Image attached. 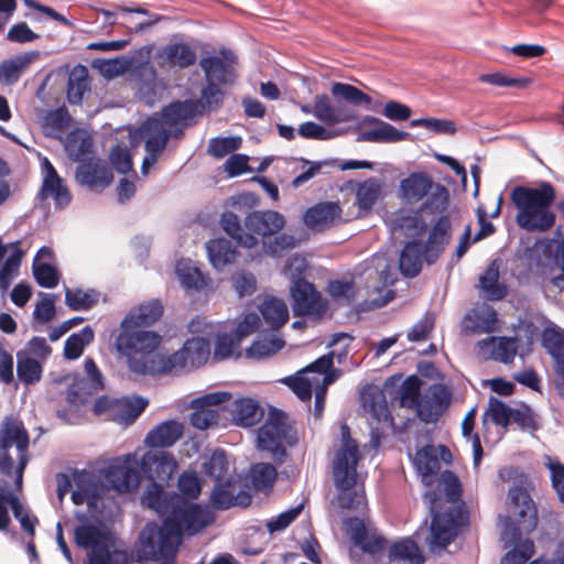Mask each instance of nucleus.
<instances>
[{
	"instance_id": "nucleus-25",
	"label": "nucleus",
	"mask_w": 564,
	"mask_h": 564,
	"mask_svg": "<svg viewBox=\"0 0 564 564\" xmlns=\"http://www.w3.org/2000/svg\"><path fill=\"white\" fill-rule=\"evenodd\" d=\"M245 226L253 236L268 237L280 232L285 226V218L276 210H252L246 216Z\"/></svg>"
},
{
	"instance_id": "nucleus-42",
	"label": "nucleus",
	"mask_w": 564,
	"mask_h": 564,
	"mask_svg": "<svg viewBox=\"0 0 564 564\" xmlns=\"http://www.w3.org/2000/svg\"><path fill=\"white\" fill-rule=\"evenodd\" d=\"M479 285L486 300H502L508 291L505 284L499 283V265L491 261L485 272L479 276Z\"/></svg>"
},
{
	"instance_id": "nucleus-2",
	"label": "nucleus",
	"mask_w": 564,
	"mask_h": 564,
	"mask_svg": "<svg viewBox=\"0 0 564 564\" xmlns=\"http://www.w3.org/2000/svg\"><path fill=\"white\" fill-rule=\"evenodd\" d=\"M440 485L447 502L452 505L444 510L440 509V494L435 490L426 491L424 501L429 506L431 524L427 528L425 520L414 532V536L419 541L423 540L433 554H441L456 539L465 520L463 508L454 505L460 500L463 492L459 478L453 471L445 470L440 475Z\"/></svg>"
},
{
	"instance_id": "nucleus-40",
	"label": "nucleus",
	"mask_w": 564,
	"mask_h": 564,
	"mask_svg": "<svg viewBox=\"0 0 564 564\" xmlns=\"http://www.w3.org/2000/svg\"><path fill=\"white\" fill-rule=\"evenodd\" d=\"M174 443H176V419L161 422L148 432L144 440V444L150 449L170 447Z\"/></svg>"
},
{
	"instance_id": "nucleus-23",
	"label": "nucleus",
	"mask_w": 564,
	"mask_h": 564,
	"mask_svg": "<svg viewBox=\"0 0 564 564\" xmlns=\"http://www.w3.org/2000/svg\"><path fill=\"white\" fill-rule=\"evenodd\" d=\"M252 501L251 495L246 490H236V482L231 478L215 481L210 494V505L216 510H227L231 507H248Z\"/></svg>"
},
{
	"instance_id": "nucleus-34",
	"label": "nucleus",
	"mask_w": 564,
	"mask_h": 564,
	"mask_svg": "<svg viewBox=\"0 0 564 564\" xmlns=\"http://www.w3.org/2000/svg\"><path fill=\"white\" fill-rule=\"evenodd\" d=\"M149 405V400L142 395L133 394L118 398L112 421L130 425L135 422L140 414Z\"/></svg>"
},
{
	"instance_id": "nucleus-5",
	"label": "nucleus",
	"mask_w": 564,
	"mask_h": 564,
	"mask_svg": "<svg viewBox=\"0 0 564 564\" xmlns=\"http://www.w3.org/2000/svg\"><path fill=\"white\" fill-rule=\"evenodd\" d=\"M555 197L553 185L545 181L538 187H513L510 198L518 209V226L529 232H544L551 229L555 224V214L551 210Z\"/></svg>"
},
{
	"instance_id": "nucleus-14",
	"label": "nucleus",
	"mask_w": 564,
	"mask_h": 564,
	"mask_svg": "<svg viewBox=\"0 0 564 564\" xmlns=\"http://www.w3.org/2000/svg\"><path fill=\"white\" fill-rule=\"evenodd\" d=\"M142 503L154 510L163 519L167 531H176V491L166 492L164 485L150 482L142 495Z\"/></svg>"
},
{
	"instance_id": "nucleus-24",
	"label": "nucleus",
	"mask_w": 564,
	"mask_h": 564,
	"mask_svg": "<svg viewBox=\"0 0 564 564\" xmlns=\"http://www.w3.org/2000/svg\"><path fill=\"white\" fill-rule=\"evenodd\" d=\"M346 528L350 539L365 553L376 555L386 549L387 540L377 531L368 530L361 519L349 518Z\"/></svg>"
},
{
	"instance_id": "nucleus-47",
	"label": "nucleus",
	"mask_w": 564,
	"mask_h": 564,
	"mask_svg": "<svg viewBox=\"0 0 564 564\" xmlns=\"http://www.w3.org/2000/svg\"><path fill=\"white\" fill-rule=\"evenodd\" d=\"M95 333L91 326L86 325L79 332L70 334L64 345V358L67 360L78 359L87 345L94 341Z\"/></svg>"
},
{
	"instance_id": "nucleus-4",
	"label": "nucleus",
	"mask_w": 564,
	"mask_h": 564,
	"mask_svg": "<svg viewBox=\"0 0 564 564\" xmlns=\"http://www.w3.org/2000/svg\"><path fill=\"white\" fill-rule=\"evenodd\" d=\"M341 445L333 459L334 485L338 490L336 503L340 509L361 511L366 505L362 488H357V465L360 458L356 441L347 424L340 426Z\"/></svg>"
},
{
	"instance_id": "nucleus-63",
	"label": "nucleus",
	"mask_w": 564,
	"mask_h": 564,
	"mask_svg": "<svg viewBox=\"0 0 564 564\" xmlns=\"http://www.w3.org/2000/svg\"><path fill=\"white\" fill-rule=\"evenodd\" d=\"M204 473L215 481L227 479L228 460L225 451L216 449L203 464Z\"/></svg>"
},
{
	"instance_id": "nucleus-9",
	"label": "nucleus",
	"mask_w": 564,
	"mask_h": 564,
	"mask_svg": "<svg viewBox=\"0 0 564 564\" xmlns=\"http://www.w3.org/2000/svg\"><path fill=\"white\" fill-rule=\"evenodd\" d=\"M80 524L74 529V542L77 547L89 550L85 564H111L112 554L107 543V534L99 527L90 523L80 511L75 512Z\"/></svg>"
},
{
	"instance_id": "nucleus-31",
	"label": "nucleus",
	"mask_w": 564,
	"mask_h": 564,
	"mask_svg": "<svg viewBox=\"0 0 564 564\" xmlns=\"http://www.w3.org/2000/svg\"><path fill=\"white\" fill-rule=\"evenodd\" d=\"M230 413L231 421L236 426L251 427L262 420L264 410L257 400L247 397L236 399Z\"/></svg>"
},
{
	"instance_id": "nucleus-61",
	"label": "nucleus",
	"mask_w": 564,
	"mask_h": 564,
	"mask_svg": "<svg viewBox=\"0 0 564 564\" xmlns=\"http://www.w3.org/2000/svg\"><path fill=\"white\" fill-rule=\"evenodd\" d=\"M32 272L36 283L45 289H53L57 286L61 274L56 267L46 262H36L33 260Z\"/></svg>"
},
{
	"instance_id": "nucleus-52",
	"label": "nucleus",
	"mask_w": 564,
	"mask_h": 564,
	"mask_svg": "<svg viewBox=\"0 0 564 564\" xmlns=\"http://www.w3.org/2000/svg\"><path fill=\"white\" fill-rule=\"evenodd\" d=\"M282 382L288 384L302 401H310L313 389H316L321 384L318 378L306 376L302 371H299L295 376L284 378Z\"/></svg>"
},
{
	"instance_id": "nucleus-35",
	"label": "nucleus",
	"mask_w": 564,
	"mask_h": 564,
	"mask_svg": "<svg viewBox=\"0 0 564 564\" xmlns=\"http://www.w3.org/2000/svg\"><path fill=\"white\" fill-rule=\"evenodd\" d=\"M423 257L425 258V249L420 241H409L403 247L400 259L399 269L405 278H415L422 269Z\"/></svg>"
},
{
	"instance_id": "nucleus-58",
	"label": "nucleus",
	"mask_w": 564,
	"mask_h": 564,
	"mask_svg": "<svg viewBox=\"0 0 564 564\" xmlns=\"http://www.w3.org/2000/svg\"><path fill=\"white\" fill-rule=\"evenodd\" d=\"M283 346V339L275 336L258 338L246 349V357L250 359L268 357L282 349Z\"/></svg>"
},
{
	"instance_id": "nucleus-21",
	"label": "nucleus",
	"mask_w": 564,
	"mask_h": 564,
	"mask_svg": "<svg viewBox=\"0 0 564 564\" xmlns=\"http://www.w3.org/2000/svg\"><path fill=\"white\" fill-rule=\"evenodd\" d=\"M42 167L44 177L37 193V198L44 200L52 196L57 207L64 208L68 206L73 199L72 193L47 158H43Z\"/></svg>"
},
{
	"instance_id": "nucleus-64",
	"label": "nucleus",
	"mask_w": 564,
	"mask_h": 564,
	"mask_svg": "<svg viewBox=\"0 0 564 564\" xmlns=\"http://www.w3.org/2000/svg\"><path fill=\"white\" fill-rule=\"evenodd\" d=\"M202 492V481L196 471H183L178 475V497L182 501L195 500Z\"/></svg>"
},
{
	"instance_id": "nucleus-10",
	"label": "nucleus",
	"mask_w": 564,
	"mask_h": 564,
	"mask_svg": "<svg viewBox=\"0 0 564 564\" xmlns=\"http://www.w3.org/2000/svg\"><path fill=\"white\" fill-rule=\"evenodd\" d=\"M12 445L22 452L29 448L30 436L20 420L8 415L0 424V474L8 477L13 475V458L10 454Z\"/></svg>"
},
{
	"instance_id": "nucleus-3",
	"label": "nucleus",
	"mask_w": 564,
	"mask_h": 564,
	"mask_svg": "<svg viewBox=\"0 0 564 564\" xmlns=\"http://www.w3.org/2000/svg\"><path fill=\"white\" fill-rule=\"evenodd\" d=\"M536 524L538 510L529 491L512 486L508 491V513L501 531L505 549H511L501 557V564H525L532 557L534 543L523 535L531 533Z\"/></svg>"
},
{
	"instance_id": "nucleus-49",
	"label": "nucleus",
	"mask_w": 564,
	"mask_h": 564,
	"mask_svg": "<svg viewBox=\"0 0 564 564\" xmlns=\"http://www.w3.org/2000/svg\"><path fill=\"white\" fill-rule=\"evenodd\" d=\"M380 193L381 183L376 177H369L368 180L359 183L356 189V205L358 206L359 212L367 213L371 210Z\"/></svg>"
},
{
	"instance_id": "nucleus-44",
	"label": "nucleus",
	"mask_w": 564,
	"mask_h": 564,
	"mask_svg": "<svg viewBox=\"0 0 564 564\" xmlns=\"http://www.w3.org/2000/svg\"><path fill=\"white\" fill-rule=\"evenodd\" d=\"M259 310L263 319L272 329L281 327L289 319V308L280 299L273 296L265 297Z\"/></svg>"
},
{
	"instance_id": "nucleus-55",
	"label": "nucleus",
	"mask_w": 564,
	"mask_h": 564,
	"mask_svg": "<svg viewBox=\"0 0 564 564\" xmlns=\"http://www.w3.org/2000/svg\"><path fill=\"white\" fill-rule=\"evenodd\" d=\"M389 556L409 561L411 564H423L425 558L421 554L417 543L411 538H404L393 543L389 550Z\"/></svg>"
},
{
	"instance_id": "nucleus-37",
	"label": "nucleus",
	"mask_w": 564,
	"mask_h": 564,
	"mask_svg": "<svg viewBox=\"0 0 564 564\" xmlns=\"http://www.w3.org/2000/svg\"><path fill=\"white\" fill-rule=\"evenodd\" d=\"M413 464L422 481L427 486L432 485L441 466L435 448L426 445L417 451Z\"/></svg>"
},
{
	"instance_id": "nucleus-41",
	"label": "nucleus",
	"mask_w": 564,
	"mask_h": 564,
	"mask_svg": "<svg viewBox=\"0 0 564 564\" xmlns=\"http://www.w3.org/2000/svg\"><path fill=\"white\" fill-rule=\"evenodd\" d=\"M497 319V312L487 306L479 312L465 315L462 327L465 333H492L496 329Z\"/></svg>"
},
{
	"instance_id": "nucleus-46",
	"label": "nucleus",
	"mask_w": 564,
	"mask_h": 564,
	"mask_svg": "<svg viewBox=\"0 0 564 564\" xmlns=\"http://www.w3.org/2000/svg\"><path fill=\"white\" fill-rule=\"evenodd\" d=\"M305 238L306 235L303 229H301L297 235L283 232L264 241L263 249L267 254L273 258H280L285 252L294 249L301 241L305 240Z\"/></svg>"
},
{
	"instance_id": "nucleus-50",
	"label": "nucleus",
	"mask_w": 564,
	"mask_h": 564,
	"mask_svg": "<svg viewBox=\"0 0 564 564\" xmlns=\"http://www.w3.org/2000/svg\"><path fill=\"white\" fill-rule=\"evenodd\" d=\"M17 375L24 384H33L41 379L42 366L36 359L31 358L28 352L18 351Z\"/></svg>"
},
{
	"instance_id": "nucleus-12",
	"label": "nucleus",
	"mask_w": 564,
	"mask_h": 564,
	"mask_svg": "<svg viewBox=\"0 0 564 564\" xmlns=\"http://www.w3.org/2000/svg\"><path fill=\"white\" fill-rule=\"evenodd\" d=\"M291 306L294 316L322 318L327 310V302L313 283L302 276L293 279L290 288Z\"/></svg>"
},
{
	"instance_id": "nucleus-6",
	"label": "nucleus",
	"mask_w": 564,
	"mask_h": 564,
	"mask_svg": "<svg viewBox=\"0 0 564 564\" xmlns=\"http://www.w3.org/2000/svg\"><path fill=\"white\" fill-rule=\"evenodd\" d=\"M176 131V100H172L160 112L148 117L138 128L129 130L130 144L137 147L144 141L147 155L143 158L141 173L147 175L153 166L172 134Z\"/></svg>"
},
{
	"instance_id": "nucleus-51",
	"label": "nucleus",
	"mask_w": 564,
	"mask_h": 564,
	"mask_svg": "<svg viewBox=\"0 0 564 564\" xmlns=\"http://www.w3.org/2000/svg\"><path fill=\"white\" fill-rule=\"evenodd\" d=\"M276 477V468L270 463H258L250 469L251 484L257 491L271 490Z\"/></svg>"
},
{
	"instance_id": "nucleus-11",
	"label": "nucleus",
	"mask_w": 564,
	"mask_h": 564,
	"mask_svg": "<svg viewBox=\"0 0 564 564\" xmlns=\"http://www.w3.org/2000/svg\"><path fill=\"white\" fill-rule=\"evenodd\" d=\"M238 55L230 48L221 47L216 54L202 57L199 66L205 82L232 86L238 77Z\"/></svg>"
},
{
	"instance_id": "nucleus-54",
	"label": "nucleus",
	"mask_w": 564,
	"mask_h": 564,
	"mask_svg": "<svg viewBox=\"0 0 564 564\" xmlns=\"http://www.w3.org/2000/svg\"><path fill=\"white\" fill-rule=\"evenodd\" d=\"M224 85L213 82H205L200 89V98L198 99L203 105L206 112L219 110L226 98V90Z\"/></svg>"
},
{
	"instance_id": "nucleus-38",
	"label": "nucleus",
	"mask_w": 564,
	"mask_h": 564,
	"mask_svg": "<svg viewBox=\"0 0 564 564\" xmlns=\"http://www.w3.org/2000/svg\"><path fill=\"white\" fill-rule=\"evenodd\" d=\"M206 250L209 262L216 270L234 262L237 256L236 247L226 238L210 239L206 242Z\"/></svg>"
},
{
	"instance_id": "nucleus-1",
	"label": "nucleus",
	"mask_w": 564,
	"mask_h": 564,
	"mask_svg": "<svg viewBox=\"0 0 564 564\" xmlns=\"http://www.w3.org/2000/svg\"><path fill=\"white\" fill-rule=\"evenodd\" d=\"M164 313L160 300L140 304L121 321L122 332L115 340L117 352L127 360L128 369L137 376L166 373L176 367V352L165 356L158 351L162 336L153 330L135 329L158 322Z\"/></svg>"
},
{
	"instance_id": "nucleus-8",
	"label": "nucleus",
	"mask_w": 564,
	"mask_h": 564,
	"mask_svg": "<svg viewBox=\"0 0 564 564\" xmlns=\"http://www.w3.org/2000/svg\"><path fill=\"white\" fill-rule=\"evenodd\" d=\"M176 557V532L167 531L162 523L150 521L139 534V545L137 547V561H160L173 562Z\"/></svg>"
},
{
	"instance_id": "nucleus-29",
	"label": "nucleus",
	"mask_w": 564,
	"mask_h": 564,
	"mask_svg": "<svg viewBox=\"0 0 564 564\" xmlns=\"http://www.w3.org/2000/svg\"><path fill=\"white\" fill-rule=\"evenodd\" d=\"M542 344L554 360L555 386L558 392H564V336L556 330L545 329Z\"/></svg>"
},
{
	"instance_id": "nucleus-48",
	"label": "nucleus",
	"mask_w": 564,
	"mask_h": 564,
	"mask_svg": "<svg viewBox=\"0 0 564 564\" xmlns=\"http://www.w3.org/2000/svg\"><path fill=\"white\" fill-rule=\"evenodd\" d=\"M100 293L95 289L83 291L82 289H65V304L70 311H88L99 301Z\"/></svg>"
},
{
	"instance_id": "nucleus-32",
	"label": "nucleus",
	"mask_w": 564,
	"mask_h": 564,
	"mask_svg": "<svg viewBox=\"0 0 564 564\" xmlns=\"http://www.w3.org/2000/svg\"><path fill=\"white\" fill-rule=\"evenodd\" d=\"M433 187V180L424 172H413L401 180L399 186L400 197L409 203L422 200Z\"/></svg>"
},
{
	"instance_id": "nucleus-43",
	"label": "nucleus",
	"mask_w": 564,
	"mask_h": 564,
	"mask_svg": "<svg viewBox=\"0 0 564 564\" xmlns=\"http://www.w3.org/2000/svg\"><path fill=\"white\" fill-rule=\"evenodd\" d=\"M219 224L224 231H226L239 246L252 248L257 246L258 239L250 232H246L241 225L239 217L232 212H224L220 216Z\"/></svg>"
},
{
	"instance_id": "nucleus-33",
	"label": "nucleus",
	"mask_w": 564,
	"mask_h": 564,
	"mask_svg": "<svg viewBox=\"0 0 564 564\" xmlns=\"http://www.w3.org/2000/svg\"><path fill=\"white\" fill-rule=\"evenodd\" d=\"M339 213L340 208L337 203H318L306 209L303 221L311 229L323 230L334 223Z\"/></svg>"
},
{
	"instance_id": "nucleus-17",
	"label": "nucleus",
	"mask_w": 564,
	"mask_h": 564,
	"mask_svg": "<svg viewBox=\"0 0 564 564\" xmlns=\"http://www.w3.org/2000/svg\"><path fill=\"white\" fill-rule=\"evenodd\" d=\"M231 397L230 392L215 391L193 399L189 403V406L193 409L189 415L191 425L198 430H207L217 424L218 412L210 409V406L229 401Z\"/></svg>"
},
{
	"instance_id": "nucleus-28",
	"label": "nucleus",
	"mask_w": 564,
	"mask_h": 564,
	"mask_svg": "<svg viewBox=\"0 0 564 564\" xmlns=\"http://www.w3.org/2000/svg\"><path fill=\"white\" fill-rule=\"evenodd\" d=\"M210 356L209 341L203 337L187 339L178 349V369L192 370L203 366Z\"/></svg>"
},
{
	"instance_id": "nucleus-57",
	"label": "nucleus",
	"mask_w": 564,
	"mask_h": 564,
	"mask_svg": "<svg viewBox=\"0 0 564 564\" xmlns=\"http://www.w3.org/2000/svg\"><path fill=\"white\" fill-rule=\"evenodd\" d=\"M332 94L335 98H341L354 106H365L368 108L371 104L369 95L350 84L334 83L332 85Z\"/></svg>"
},
{
	"instance_id": "nucleus-22",
	"label": "nucleus",
	"mask_w": 564,
	"mask_h": 564,
	"mask_svg": "<svg viewBox=\"0 0 564 564\" xmlns=\"http://www.w3.org/2000/svg\"><path fill=\"white\" fill-rule=\"evenodd\" d=\"M76 182L93 192H101L113 181L110 166L100 164L96 159L83 160L75 171Z\"/></svg>"
},
{
	"instance_id": "nucleus-7",
	"label": "nucleus",
	"mask_w": 564,
	"mask_h": 564,
	"mask_svg": "<svg viewBox=\"0 0 564 564\" xmlns=\"http://www.w3.org/2000/svg\"><path fill=\"white\" fill-rule=\"evenodd\" d=\"M297 442V433L288 423V416L282 410L272 409L265 422L257 431L258 448L269 453L278 466L289 459L285 445L294 446Z\"/></svg>"
},
{
	"instance_id": "nucleus-16",
	"label": "nucleus",
	"mask_w": 564,
	"mask_h": 564,
	"mask_svg": "<svg viewBox=\"0 0 564 564\" xmlns=\"http://www.w3.org/2000/svg\"><path fill=\"white\" fill-rule=\"evenodd\" d=\"M86 378H76L66 390V401L73 405L87 402V397L105 388L104 376L91 357L84 360Z\"/></svg>"
},
{
	"instance_id": "nucleus-19",
	"label": "nucleus",
	"mask_w": 564,
	"mask_h": 564,
	"mask_svg": "<svg viewBox=\"0 0 564 564\" xmlns=\"http://www.w3.org/2000/svg\"><path fill=\"white\" fill-rule=\"evenodd\" d=\"M517 337H494L480 339L476 344V351L482 360H495L502 364H511L518 352Z\"/></svg>"
},
{
	"instance_id": "nucleus-39",
	"label": "nucleus",
	"mask_w": 564,
	"mask_h": 564,
	"mask_svg": "<svg viewBox=\"0 0 564 564\" xmlns=\"http://www.w3.org/2000/svg\"><path fill=\"white\" fill-rule=\"evenodd\" d=\"M39 56V52L31 51L15 55L0 63V83L11 86L19 82L23 68Z\"/></svg>"
},
{
	"instance_id": "nucleus-56",
	"label": "nucleus",
	"mask_w": 564,
	"mask_h": 564,
	"mask_svg": "<svg viewBox=\"0 0 564 564\" xmlns=\"http://www.w3.org/2000/svg\"><path fill=\"white\" fill-rule=\"evenodd\" d=\"M364 404L377 421L392 422L386 395L381 390L376 389L368 392L364 398Z\"/></svg>"
},
{
	"instance_id": "nucleus-20",
	"label": "nucleus",
	"mask_w": 564,
	"mask_h": 564,
	"mask_svg": "<svg viewBox=\"0 0 564 564\" xmlns=\"http://www.w3.org/2000/svg\"><path fill=\"white\" fill-rule=\"evenodd\" d=\"M42 167L44 177L37 193V198L44 200L52 196L57 207L64 208L68 206L73 199L72 193L47 158H43Z\"/></svg>"
},
{
	"instance_id": "nucleus-45",
	"label": "nucleus",
	"mask_w": 564,
	"mask_h": 564,
	"mask_svg": "<svg viewBox=\"0 0 564 564\" xmlns=\"http://www.w3.org/2000/svg\"><path fill=\"white\" fill-rule=\"evenodd\" d=\"M89 89L87 68L83 65L75 66L67 79V101L70 105H80L84 94Z\"/></svg>"
},
{
	"instance_id": "nucleus-27",
	"label": "nucleus",
	"mask_w": 564,
	"mask_h": 564,
	"mask_svg": "<svg viewBox=\"0 0 564 564\" xmlns=\"http://www.w3.org/2000/svg\"><path fill=\"white\" fill-rule=\"evenodd\" d=\"M312 115L329 124L349 122L356 118L352 109L340 104L333 105L327 95H317L314 98Z\"/></svg>"
},
{
	"instance_id": "nucleus-62",
	"label": "nucleus",
	"mask_w": 564,
	"mask_h": 564,
	"mask_svg": "<svg viewBox=\"0 0 564 564\" xmlns=\"http://www.w3.org/2000/svg\"><path fill=\"white\" fill-rule=\"evenodd\" d=\"M205 112L198 99L178 100V138L182 134V128L193 124L195 119Z\"/></svg>"
},
{
	"instance_id": "nucleus-53",
	"label": "nucleus",
	"mask_w": 564,
	"mask_h": 564,
	"mask_svg": "<svg viewBox=\"0 0 564 564\" xmlns=\"http://www.w3.org/2000/svg\"><path fill=\"white\" fill-rule=\"evenodd\" d=\"M91 66L97 68L104 77L115 78L132 66V58L124 55L113 58H95Z\"/></svg>"
},
{
	"instance_id": "nucleus-60",
	"label": "nucleus",
	"mask_w": 564,
	"mask_h": 564,
	"mask_svg": "<svg viewBox=\"0 0 564 564\" xmlns=\"http://www.w3.org/2000/svg\"><path fill=\"white\" fill-rule=\"evenodd\" d=\"M327 293L341 305H351L355 301L356 289L352 281L330 280L327 284Z\"/></svg>"
},
{
	"instance_id": "nucleus-13",
	"label": "nucleus",
	"mask_w": 564,
	"mask_h": 564,
	"mask_svg": "<svg viewBox=\"0 0 564 564\" xmlns=\"http://www.w3.org/2000/svg\"><path fill=\"white\" fill-rule=\"evenodd\" d=\"M142 476L140 460L128 454L124 459L116 458L105 468V480L110 488L119 492L135 489Z\"/></svg>"
},
{
	"instance_id": "nucleus-36",
	"label": "nucleus",
	"mask_w": 564,
	"mask_h": 564,
	"mask_svg": "<svg viewBox=\"0 0 564 564\" xmlns=\"http://www.w3.org/2000/svg\"><path fill=\"white\" fill-rule=\"evenodd\" d=\"M409 132L399 130L392 124L382 121L378 127L364 130L357 135L358 142L395 143L409 138Z\"/></svg>"
},
{
	"instance_id": "nucleus-15",
	"label": "nucleus",
	"mask_w": 564,
	"mask_h": 564,
	"mask_svg": "<svg viewBox=\"0 0 564 564\" xmlns=\"http://www.w3.org/2000/svg\"><path fill=\"white\" fill-rule=\"evenodd\" d=\"M214 521L215 516L208 507L197 502L182 501V497H178V547L184 534L196 535Z\"/></svg>"
},
{
	"instance_id": "nucleus-18",
	"label": "nucleus",
	"mask_w": 564,
	"mask_h": 564,
	"mask_svg": "<svg viewBox=\"0 0 564 564\" xmlns=\"http://www.w3.org/2000/svg\"><path fill=\"white\" fill-rule=\"evenodd\" d=\"M140 469L150 482L164 485L176 470V459L162 449H150L140 459Z\"/></svg>"
},
{
	"instance_id": "nucleus-26",
	"label": "nucleus",
	"mask_w": 564,
	"mask_h": 564,
	"mask_svg": "<svg viewBox=\"0 0 564 564\" xmlns=\"http://www.w3.org/2000/svg\"><path fill=\"white\" fill-rule=\"evenodd\" d=\"M178 282L188 294L206 293L212 284L207 272L185 259H178Z\"/></svg>"
},
{
	"instance_id": "nucleus-59",
	"label": "nucleus",
	"mask_w": 564,
	"mask_h": 564,
	"mask_svg": "<svg viewBox=\"0 0 564 564\" xmlns=\"http://www.w3.org/2000/svg\"><path fill=\"white\" fill-rule=\"evenodd\" d=\"M393 228L404 236L414 237L426 229V223L417 212L401 215L393 220Z\"/></svg>"
},
{
	"instance_id": "nucleus-30",
	"label": "nucleus",
	"mask_w": 564,
	"mask_h": 564,
	"mask_svg": "<svg viewBox=\"0 0 564 564\" xmlns=\"http://www.w3.org/2000/svg\"><path fill=\"white\" fill-rule=\"evenodd\" d=\"M451 239V220L448 216H441L432 227L425 245V261L434 263Z\"/></svg>"
}]
</instances>
